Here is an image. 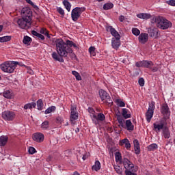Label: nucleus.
Wrapping results in <instances>:
<instances>
[{"label":"nucleus","mask_w":175,"mask_h":175,"mask_svg":"<svg viewBox=\"0 0 175 175\" xmlns=\"http://www.w3.org/2000/svg\"><path fill=\"white\" fill-rule=\"evenodd\" d=\"M138 83H139L140 87H144V79L139 78Z\"/></svg>","instance_id":"5fc2aeb1"},{"label":"nucleus","mask_w":175,"mask_h":175,"mask_svg":"<svg viewBox=\"0 0 175 175\" xmlns=\"http://www.w3.org/2000/svg\"><path fill=\"white\" fill-rule=\"evenodd\" d=\"M9 139V137L8 136H1L0 137V146L1 147H3L4 146H6V143H8V140Z\"/></svg>","instance_id":"5701e85b"},{"label":"nucleus","mask_w":175,"mask_h":175,"mask_svg":"<svg viewBox=\"0 0 175 175\" xmlns=\"http://www.w3.org/2000/svg\"><path fill=\"white\" fill-rule=\"evenodd\" d=\"M134 150L136 155H139V154H140V145L138 146H135Z\"/></svg>","instance_id":"09e8293b"},{"label":"nucleus","mask_w":175,"mask_h":175,"mask_svg":"<svg viewBox=\"0 0 175 175\" xmlns=\"http://www.w3.org/2000/svg\"><path fill=\"white\" fill-rule=\"evenodd\" d=\"M135 66H137V68H143V61L136 62Z\"/></svg>","instance_id":"6e6d98bb"},{"label":"nucleus","mask_w":175,"mask_h":175,"mask_svg":"<svg viewBox=\"0 0 175 175\" xmlns=\"http://www.w3.org/2000/svg\"><path fill=\"white\" fill-rule=\"evenodd\" d=\"M2 118L5 121H13L16 118V113L12 111H5L2 113Z\"/></svg>","instance_id":"9d476101"},{"label":"nucleus","mask_w":175,"mask_h":175,"mask_svg":"<svg viewBox=\"0 0 175 175\" xmlns=\"http://www.w3.org/2000/svg\"><path fill=\"white\" fill-rule=\"evenodd\" d=\"M57 12L61 14L62 16H65V11L64 10V9H62V8L61 7H57Z\"/></svg>","instance_id":"79ce46f5"},{"label":"nucleus","mask_w":175,"mask_h":175,"mask_svg":"<svg viewBox=\"0 0 175 175\" xmlns=\"http://www.w3.org/2000/svg\"><path fill=\"white\" fill-rule=\"evenodd\" d=\"M154 23L159 29H169L172 27V22L161 16L154 18Z\"/></svg>","instance_id":"20e7f679"},{"label":"nucleus","mask_w":175,"mask_h":175,"mask_svg":"<svg viewBox=\"0 0 175 175\" xmlns=\"http://www.w3.org/2000/svg\"><path fill=\"white\" fill-rule=\"evenodd\" d=\"M99 95L102 102H104L105 99L109 96L107 92L105 91L103 89L99 90Z\"/></svg>","instance_id":"aec40b11"},{"label":"nucleus","mask_w":175,"mask_h":175,"mask_svg":"<svg viewBox=\"0 0 175 175\" xmlns=\"http://www.w3.org/2000/svg\"><path fill=\"white\" fill-rule=\"evenodd\" d=\"M166 3L170 6H175V0H168Z\"/></svg>","instance_id":"864d4df0"},{"label":"nucleus","mask_w":175,"mask_h":175,"mask_svg":"<svg viewBox=\"0 0 175 175\" xmlns=\"http://www.w3.org/2000/svg\"><path fill=\"white\" fill-rule=\"evenodd\" d=\"M35 107H36V103L32 102V103H29L27 104H25L24 105L23 109L25 110H28V109L29 110H32V109H35Z\"/></svg>","instance_id":"4be33fe9"},{"label":"nucleus","mask_w":175,"mask_h":175,"mask_svg":"<svg viewBox=\"0 0 175 175\" xmlns=\"http://www.w3.org/2000/svg\"><path fill=\"white\" fill-rule=\"evenodd\" d=\"M29 154H30L31 155L35 154V152H36V149H35V148L30 146L29 148Z\"/></svg>","instance_id":"37998d69"},{"label":"nucleus","mask_w":175,"mask_h":175,"mask_svg":"<svg viewBox=\"0 0 175 175\" xmlns=\"http://www.w3.org/2000/svg\"><path fill=\"white\" fill-rule=\"evenodd\" d=\"M89 113H91L90 116H92V114H95V111H94V109L92 108H89Z\"/></svg>","instance_id":"69168bd1"},{"label":"nucleus","mask_w":175,"mask_h":175,"mask_svg":"<svg viewBox=\"0 0 175 175\" xmlns=\"http://www.w3.org/2000/svg\"><path fill=\"white\" fill-rule=\"evenodd\" d=\"M37 107L38 110H43V101L42 100V99H39L37 101Z\"/></svg>","instance_id":"f704fd0d"},{"label":"nucleus","mask_w":175,"mask_h":175,"mask_svg":"<svg viewBox=\"0 0 175 175\" xmlns=\"http://www.w3.org/2000/svg\"><path fill=\"white\" fill-rule=\"evenodd\" d=\"M56 43V50L57 53L59 55L64 57V58L68 57V55L72 53V49L69 47L62 39H57Z\"/></svg>","instance_id":"7ed1b4c3"},{"label":"nucleus","mask_w":175,"mask_h":175,"mask_svg":"<svg viewBox=\"0 0 175 175\" xmlns=\"http://www.w3.org/2000/svg\"><path fill=\"white\" fill-rule=\"evenodd\" d=\"M89 53H90V55H92V57H95L96 55V53H95V47L90 46L89 48Z\"/></svg>","instance_id":"58836bf2"},{"label":"nucleus","mask_w":175,"mask_h":175,"mask_svg":"<svg viewBox=\"0 0 175 175\" xmlns=\"http://www.w3.org/2000/svg\"><path fill=\"white\" fill-rule=\"evenodd\" d=\"M132 33L135 36H139V35H140V30L136 27H134L132 29Z\"/></svg>","instance_id":"ea45409f"},{"label":"nucleus","mask_w":175,"mask_h":175,"mask_svg":"<svg viewBox=\"0 0 175 175\" xmlns=\"http://www.w3.org/2000/svg\"><path fill=\"white\" fill-rule=\"evenodd\" d=\"M49 127L50 123L47 120L44 121L41 124V128L43 129V131H46V129H49Z\"/></svg>","instance_id":"c756f323"},{"label":"nucleus","mask_w":175,"mask_h":175,"mask_svg":"<svg viewBox=\"0 0 175 175\" xmlns=\"http://www.w3.org/2000/svg\"><path fill=\"white\" fill-rule=\"evenodd\" d=\"M105 103H107V106H113V100H111L110 96H108L105 99Z\"/></svg>","instance_id":"4c0bfd02"},{"label":"nucleus","mask_w":175,"mask_h":175,"mask_svg":"<svg viewBox=\"0 0 175 175\" xmlns=\"http://www.w3.org/2000/svg\"><path fill=\"white\" fill-rule=\"evenodd\" d=\"M90 118L93 124L99 125V122L105 121V120H106V116L102 113H99L97 115L93 113L92 115H90Z\"/></svg>","instance_id":"6e6552de"},{"label":"nucleus","mask_w":175,"mask_h":175,"mask_svg":"<svg viewBox=\"0 0 175 175\" xmlns=\"http://www.w3.org/2000/svg\"><path fill=\"white\" fill-rule=\"evenodd\" d=\"M160 131H162V135L164 139H169L170 137V131H169V128L165 126H163V129H161Z\"/></svg>","instance_id":"f3484780"},{"label":"nucleus","mask_w":175,"mask_h":175,"mask_svg":"<svg viewBox=\"0 0 175 175\" xmlns=\"http://www.w3.org/2000/svg\"><path fill=\"white\" fill-rule=\"evenodd\" d=\"M72 75L75 77L76 79L78 80V81H80L81 80V76L77 71H72Z\"/></svg>","instance_id":"e433bc0d"},{"label":"nucleus","mask_w":175,"mask_h":175,"mask_svg":"<svg viewBox=\"0 0 175 175\" xmlns=\"http://www.w3.org/2000/svg\"><path fill=\"white\" fill-rule=\"evenodd\" d=\"M161 113L163 115V118L154 124V129H156L157 133L161 132V129H163V126L165 125H167L166 121H167L170 117L169 105L166 103L163 104L161 107Z\"/></svg>","instance_id":"f03ea898"},{"label":"nucleus","mask_w":175,"mask_h":175,"mask_svg":"<svg viewBox=\"0 0 175 175\" xmlns=\"http://www.w3.org/2000/svg\"><path fill=\"white\" fill-rule=\"evenodd\" d=\"M152 62L143 60V68H151Z\"/></svg>","instance_id":"473e14b6"},{"label":"nucleus","mask_w":175,"mask_h":175,"mask_svg":"<svg viewBox=\"0 0 175 175\" xmlns=\"http://www.w3.org/2000/svg\"><path fill=\"white\" fill-rule=\"evenodd\" d=\"M3 95L4 98H6L7 99H12V98L13 97V93H12L10 90L4 91Z\"/></svg>","instance_id":"cd10ccee"},{"label":"nucleus","mask_w":175,"mask_h":175,"mask_svg":"<svg viewBox=\"0 0 175 175\" xmlns=\"http://www.w3.org/2000/svg\"><path fill=\"white\" fill-rule=\"evenodd\" d=\"M55 109H56L55 106L49 107L44 111V114H50V113H53V111H55Z\"/></svg>","instance_id":"72a5a7b5"},{"label":"nucleus","mask_w":175,"mask_h":175,"mask_svg":"<svg viewBox=\"0 0 175 175\" xmlns=\"http://www.w3.org/2000/svg\"><path fill=\"white\" fill-rule=\"evenodd\" d=\"M120 46H121V41L120 40V39L113 38L111 40L112 49H114L115 50H118Z\"/></svg>","instance_id":"4468645a"},{"label":"nucleus","mask_w":175,"mask_h":175,"mask_svg":"<svg viewBox=\"0 0 175 175\" xmlns=\"http://www.w3.org/2000/svg\"><path fill=\"white\" fill-rule=\"evenodd\" d=\"M152 116H154V104L152 103V105H149L148 109L146 113V118L148 122H151Z\"/></svg>","instance_id":"9b49d317"},{"label":"nucleus","mask_w":175,"mask_h":175,"mask_svg":"<svg viewBox=\"0 0 175 175\" xmlns=\"http://www.w3.org/2000/svg\"><path fill=\"white\" fill-rule=\"evenodd\" d=\"M73 175H80V174L77 171H75Z\"/></svg>","instance_id":"774afa93"},{"label":"nucleus","mask_w":175,"mask_h":175,"mask_svg":"<svg viewBox=\"0 0 175 175\" xmlns=\"http://www.w3.org/2000/svg\"><path fill=\"white\" fill-rule=\"evenodd\" d=\"M85 10V8L84 7H76L74 9H72L71 12V18L72 21H77V20L80 18L83 12H84Z\"/></svg>","instance_id":"0eeeda50"},{"label":"nucleus","mask_w":175,"mask_h":175,"mask_svg":"<svg viewBox=\"0 0 175 175\" xmlns=\"http://www.w3.org/2000/svg\"><path fill=\"white\" fill-rule=\"evenodd\" d=\"M148 33L149 36H150V38H152V36H154V28H151V27L148 28Z\"/></svg>","instance_id":"a18cd8bd"},{"label":"nucleus","mask_w":175,"mask_h":175,"mask_svg":"<svg viewBox=\"0 0 175 175\" xmlns=\"http://www.w3.org/2000/svg\"><path fill=\"white\" fill-rule=\"evenodd\" d=\"M56 122L57 124H64V118L62 117L58 116L56 118Z\"/></svg>","instance_id":"49530a36"},{"label":"nucleus","mask_w":175,"mask_h":175,"mask_svg":"<svg viewBox=\"0 0 175 175\" xmlns=\"http://www.w3.org/2000/svg\"><path fill=\"white\" fill-rule=\"evenodd\" d=\"M73 41H70V40H66V42H65V44L68 46L70 47H73Z\"/></svg>","instance_id":"3c124183"},{"label":"nucleus","mask_w":175,"mask_h":175,"mask_svg":"<svg viewBox=\"0 0 175 175\" xmlns=\"http://www.w3.org/2000/svg\"><path fill=\"white\" fill-rule=\"evenodd\" d=\"M40 33L41 35H45V36H47L49 39H50V34H49V31L44 27H42L40 29Z\"/></svg>","instance_id":"7c9ffc66"},{"label":"nucleus","mask_w":175,"mask_h":175,"mask_svg":"<svg viewBox=\"0 0 175 175\" xmlns=\"http://www.w3.org/2000/svg\"><path fill=\"white\" fill-rule=\"evenodd\" d=\"M52 58L54 59V61H58L59 62H64V56L59 55L57 52H53L51 54Z\"/></svg>","instance_id":"dca6fc26"},{"label":"nucleus","mask_w":175,"mask_h":175,"mask_svg":"<svg viewBox=\"0 0 175 175\" xmlns=\"http://www.w3.org/2000/svg\"><path fill=\"white\" fill-rule=\"evenodd\" d=\"M125 148H126V150H129L131 148V142H127L125 145Z\"/></svg>","instance_id":"e2e57ef3"},{"label":"nucleus","mask_w":175,"mask_h":175,"mask_svg":"<svg viewBox=\"0 0 175 175\" xmlns=\"http://www.w3.org/2000/svg\"><path fill=\"white\" fill-rule=\"evenodd\" d=\"M115 102L120 107H125V103L121 100V99H116Z\"/></svg>","instance_id":"c9c22d12"},{"label":"nucleus","mask_w":175,"mask_h":175,"mask_svg":"<svg viewBox=\"0 0 175 175\" xmlns=\"http://www.w3.org/2000/svg\"><path fill=\"white\" fill-rule=\"evenodd\" d=\"M138 39L139 43H142L143 44H144V43H147V42L148 41V34L146 33H142L139 36Z\"/></svg>","instance_id":"2eb2a0df"},{"label":"nucleus","mask_w":175,"mask_h":175,"mask_svg":"<svg viewBox=\"0 0 175 175\" xmlns=\"http://www.w3.org/2000/svg\"><path fill=\"white\" fill-rule=\"evenodd\" d=\"M123 165L126 169V175H137L135 172H137V167L135 166L132 161H129L128 159H124L123 161Z\"/></svg>","instance_id":"39448f33"},{"label":"nucleus","mask_w":175,"mask_h":175,"mask_svg":"<svg viewBox=\"0 0 175 175\" xmlns=\"http://www.w3.org/2000/svg\"><path fill=\"white\" fill-rule=\"evenodd\" d=\"M129 142V139H126V138L123 139L122 141H120V146H124V144L126 145V144L127 142Z\"/></svg>","instance_id":"603ef678"},{"label":"nucleus","mask_w":175,"mask_h":175,"mask_svg":"<svg viewBox=\"0 0 175 175\" xmlns=\"http://www.w3.org/2000/svg\"><path fill=\"white\" fill-rule=\"evenodd\" d=\"M16 68H17V62L16 61L5 62L0 65V68L5 73H13Z\"/></svg>","instance_id":"423d86ee"},{"label":"nucleus","mask_w":175,"mask_h":175,"mask_svg":"<svg viewBox=\"0 0 175 175\" xmlns=\"http://www.w3.org/2000/svg\"><path fill=\"white\" fill-rule=\"evenodd\" d=\"M16 65H19V66H24V65L23 64V62H16Z\"/></svg>","instance_id":"338daca9"},{"label":"nucleus","mask_w":175,"mask_h":175,"mask_svg":"<svg viewBox=\"0 0 175 175\" xmlns=\"http://www.w3.org/2000/svg\"><path fill=\"white\" fill-rule=\"evenodd\" d=\"M122 116L125 120H128V118H131V111H129V109L126 108H123L122 109Z\"/></svg>","instance_id":"a211bd4d"},{"label":"nucleus","mask_w":175,"mask_h":175,"mask_svg":"<svg viewBox=\"0 0 175 175\" xmlns=\"http://www.w3.org/2000/svg\"><path fill=\"white\" fill-rule=\"evenodd\" d=\"M31 34L36 38H38V40H44V36L42 33H39L38 31L33 30L31 31Z\"/></svg>","instance_id":"393cba45"},{"label":"nucleus","mask_w":175,"mask_h":175,"mask_svg":"<svg viewBox=\"0 0 175 175\" xmlns=\"http://www.w3.org/2000/svg\"><path fill=\"white\" fill-rule=\"evenodd\" d=\"M63 5L66 8L68 12H70V8H72V4L69 2V0H64Z\"/></svg>","instance_id":"bb28decb"},{"label":"nucleus","mask_w":175,"mask_h":175,"mask_svg":"<svg viewBox=\"0 0 175 175\" xmlns=\"http://www.w3.org/2000/svg\"><path fill=\"white\" fill-rule=\"evenodd\" d=\"M117 120H118V122H120L121 121H124V119H122V116L118 115L117 116Z\"/></svg>","instance_id":"680f3d73"},{"label":"nucleus","mask_w":175,"mask_h":175,"mask_svg":"<svg viewBox=\"0 0 175 175\" xmlns=\"http://www.w3.org/2000/svg\"><path fill=\"white\" fill-rule=\"evenodd\" d=\"M46 162H54V157L50 155L46 158Z\"/></svg>","instance_id":"4d7b16f0"},{"label":"nucleus","mask_w":175,"mask_h":175,"mask_svg":"<svg viewBox=\"0 0 175 175\" xmlns=\"http://www.w3.org/2000/svg\"><path fill=\"white\" fill-rule=\"evenodd\" d=\"M113 8H114V4L112 3H107L103 5L104 10H110V9H113Z\"/></svg>","instance_id":"2f4dec72"},{"label":"nucleus","mask_w":175,"mask_h":175,"mask_svg":"<svg viewBox=\"0 0 175 175\" xmlns=\"http://www.w3.org/2000/svg\"><path fill=\"white\" fill-rule=\"evenodd\" d=\"M159 31H158L157 29H154V38L157 39V38H158V36H159Z\"/></svg>","instance_id":"052dcab7"},{"label":"nucleus","mask_w":175,"mask_h":175,"mask_svg":"<svg viewBox=\"0 0 175 175\" xmlns=\"http://www.w3.org/2000/svg\"><path fill=\"white\" fill-rule=\"evenodd\" d=\"M23 44H27V46H30L32 43V38L28 36H25L23 40Z\"/></svg>","instance_id":"b1692460"},{"label":"nucleus","mask_w":175,"mask_h":175,"mask_svg":"<svg viewBox=\"0 0 175 175\" xmlns=\"http://www.w3.org/2000/svg\"><path fill=\"white\" fill-rule=\"evenodd\" d=\"M133 144H134V147H137V146H140V144L139 143V140H137V139H135L133 141Z\"/></svg>","instance_id":"bf43d9fd"},{"label":"nucleus","mask_w":175,"mask_h":175,"mask_svg":"<svg viewBox=\"0 0 175 175\" xmlns=\"http://www.w3.org/2000/svg\"><path fill=\"white\" fill-rule=\"evenodd\" d=\"M22 18L17 21L19 28L22 29H28L31 27V21H32V12L28 8H23L21 10Z\"/></svg>","instance_id":"f257e3e1"},{"label":"nucleus","mask_w":175,"mask_h":175,"mask_svg":"<svg viewBox=\"0 0 175 175\" xmlns=\"http://www.w3.org/2000/svg\"><path fill=\"white\" fill-rule=\"evenodd\" d=\"M27 3H29V5H31V6H32V8H33L34 9H36V8H38V6L36 5H35V3H33V2H32V1L31 0H25Z\"/></svg>","instance_id":"de8ad7c7"},{"label":"nucleus","mask_w":175,"mask_h":175,"mask_svg":"<svg viewBox=\"0 0 175 175\" xmlns=\"http://www.w3.org/2000/svg\"><path fill=\"white\" fill-rule=\"evenodd\" d=\"M148 151H154V144H152L148 146Z\"/></svg>","instance_id":"13d9d810"},{"label":"nucleus","mask_w":175,"mask_h":175,"mask_svg":"<svg viewBox=\"0 0 175 175\" xmlns=\"http://www.w3.org/2000/svg\"><path fill=\"white\" fill-rule=\"evenodd\" d=\"M33 140L37 143H42L44 140V135L42 133H35L33 134Z\"/></svg>","instance_id":"ddd939ff"},{"label":"nucleus","mask_w":175,"mask_h":175,"mask_svg":"<svg viewBox=\"0 0 175 175\" xmlns=\"http://www.w3.org/2000/svg\"><path fill=\"white\" fill-rule=\"evenodd\" d=\"M79 118V113L77 112V109L76 107L71 106L70 107V121L72 125H75L76 124L75 120H77Z\"/></svg>","instance_id":"1a4fd4ad"},{"label":"nucleus","mask_w":175,"mask_h":175,"mask_svg":"<svg viewBox=\"0 0 175 175\" xmlns=\"http://www.w3.org/2000/svg\"><path fill=\"white\" fill-rule=\"evenodd\" d=\"M114 169H115L116 173H118V174H121L122 173V171L121 170V167L120 166L115 165Z\"/></svg>","instance_id":"c03bdc74"},{"label":"nucleus","mask_w":175,"mask_h":175,"mask_svg":"<svg viewBox=\"0 0 175 175\" xmlns=\"http://www.w3.org/2000/svg\"><path fill=\"white\" fill-rule=\"evenodd\" d=\"M107 32H110L112 36H114L116 39H121V36L118 33V31L116 30L112 26L106 27Z\"/></svg>","instance_id":"f8f14e48"},{"label":"nucleus","mask_w":175,"mask_h":175,"mask_svg":"<svg viewBox=\"0 0 175 175\" xmlns=\"http://www.w3.org/2000/svg\"><path fill=\"white\" fill-rule=\"evenodd\" d=\"M124 20H125V16L121 15V16L119 17V21H120V23L124 22Z\"/></svg>","instance_id":"0e129e2a"},{"label":"nucleus","mask_w":175,"mask_h":175,"mask_svg":"<svg viewBox=\"0 0 175 175\" xmlns=\"http://www.w3.org/2000/svg\"><path fill=\"white\" fill-rule=\"evenodd\" d=\"M125 124H126L125 129H126L129 131H134L135 126L133 125V124L132 123V121H131V120H126Z\"/></svg>","instance_id":"6ab92c4d"},{"label":"nucleus","mask_w":175,"mask_h":175,"mask_svg":"<svg viewBox=\"0 0 175 175\" xmlns=\"http://www.w3.org/2000/svg\"><path fill=\"white\" fill-rule=\"evenodd\" d=\"M92 170H95V172L100 170V162L99 161H96L94 165L92 167Z\"/></svg>","instance_id":"a878e982"},{"label":"nucleus","mask_w":175,"mask_h":175,"mask_svg":"<svg viewBox=\"0 0 175 175\" xmlns=\"http://www.w3.org/2000/svg\"><path fill=\"white\" fill-rule=\"evenodd\" d=\"M115 158H116V162H118V161H121V159H122V157L121 156V153H120V152H116L115 154Z\"/></svg>","instance_id":"a19ab883"},{"label":"nucleus","mask_w":175,"mask_h":175,"mask_svg":"<svg viewBox=\"0 0 175 175\" xmlns=\"http://www.w3.org/2000/svg\"><path fill=\"white\" fill-rule=\"evenodd\" d=\"M120 128H124L125 129L126 124H125V120H122L120 122H118Z\"/></svg>","instance_id":"8fccbe9b"},{"label":"nucleus","mask_w":175,"mask_h":175,"mask_svg":"<svg viewBox=\"0 0 175 175\" xmlns=\"http://www.w3.org/2000/svg\"><path fill=\"white\" fill-rule=\"evenodd\" d=\"M137 17L142 20H148V18H151V14H146V13H140L137 14Z\"/></svg>","instance_id":"412c9836"},{"label":"nucleus","mask_w":175,"mask_h":175,"mask_svg":"<svg viewBox=\"0 0 175 175\" xmlns=\"http://www.w3.org/2000/svg\"><path fill=\"white\" fill-rule=\"evenodd\" d=\"M10 40H12V36H10L0 37V43H5V42H10Z\"/></svg>","instance_id":"c85d7f7f"}]
</instances>
